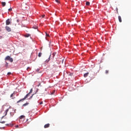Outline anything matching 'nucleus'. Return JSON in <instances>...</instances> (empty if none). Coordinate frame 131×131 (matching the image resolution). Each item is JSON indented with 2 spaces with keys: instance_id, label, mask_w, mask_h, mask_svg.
<instances>
[{
  "instance_id": "obj_15",
  "label": "nucleus",
  "mask_w": 131,
  "mask_h": 131,
  "mask_svg": "<svg viewBox=\"0 0 131 131\" xmlns=\"http://www.w3.org/2000/svg\"><path fill=\"white\" fill-rule=\"evenodd\" d=\"M41 55H42V53H38V57H41Z\"/></svg>"
},
{
  "instance_id": "obj_7",
  "label": "nucleus",
  "mask_w": 131,
  "mask_h": 131,
  "mask_svg": "<svg viewBox=\"0 0 131 131\" xmlns=\"http://www.w3.org/2000/svg\"><path fill=\"white\" fill-rule=\"evenodd\" d=\"M48 127H50V123L46 124L44 125L45 128H48Z\"/></svg>"
},
{
  "instance_id": "obj_3",
  "label": "nucleus",
  "mask_w": 131,
  "mask_h": 131,
  "mask_svg": "<svg viewBox=\"0 0 131 131\" xmlns=\"http://www.w3.org/2000/svg\"><path fill=\"white\" fill-rule=\"evenodd\" d=\"M24 121L25 120V116L24 115H21L19 117V121Z\"/></svg>"
},
{
  "instance_id": "obj_30",
  "label": "nucleus",
  "mask_w": 131,
  "mask_h": 131,
  "mask_svg": "<svg viewBox=\"0 0 131 131\" xmlns=\"http://www.w3.org/2000/svg\"><path fill=\"white\" fill-rule=\"evenodd\" d=\"M22 122H23V120L22 121Z\"/></svg>"
},
{
  "instance_id": "obj_21",
  "label": "nucleus",
  "mask_w": 131,
  "mask_h": 131,
  "mask_svg": "<svg viewBox=\"0 0 131 131\" xmlns=\"http://www.w3.org/2000/svg\"><path fill=\"white\" fill-rule=\"evenodd\" d=\"M8 11H9V12H11V11H12V8H9V9H8Z\"/></svg>"
},
{
  "instance_id": "obj_10",
  "label": "nucleus",
  "mask_w": 131,
  "mask_h": 131,
  "mask_svg": "<svg viewBox=\"0 0 131 131\" xmlns=\"http://www.w3.org/2000/svg\"><path fill=\"white\" fill-rule=\"evenodd\" d=\"M27 105H29V103L26 102V103L24 104L23 105V106L24 107H25L26 106H27Z\"/></svg>"
},
{
  "instance_id": "obj_9",
  "label": "nucleus",
  "mask_w": 131,
  "mask_h": 131,
  "mask_svg": "<svg viewBox=\"0 0 131 131\" xmlns=\"http://www.w3.org/2000/svg\"><path fill=\"white\" fill-rule=\"evenodd\" d=\"M118 19H119V22H120V23H121V22H122V20L121 19V16H118Z\"/></svg>"
},
{
  "instance_id": "obj_8",
  "label": "nucleus",
  "mask_w": 131,
  "mask_h": 131,
  "mask_svg": "<svg viewBox=\"0 0 131 131\" xmlns=\"http://www.w3.org/2000/svg\"><path fill=\"white\" fill-rule=\"evenodd\" d=\"M50 60H51V55L49 56V58L46 60V62L49 63V62H50Z\"/></svg>"
},
{
  "instance_id": "obj_5",
  "label": "nucleus",
  "mask_w": 131,
  "mask_h": 131,
  "mask_svg": "<svg viewBox=\"0 0 131 131\" xmlns=\"http://www.w3.org/2000/svg\"><path fill=\"white\" fill-rule=\"evenodd\" d=\"M6 25H10L11 24V19H8L6 21Z\"/></svg>"
},
{
  "instance_id": "obj_1",
  "label": "nucleus",
  "mask_w": 131,
  "mask_h": 131,
  "mask_svg": "<svg viewBox=\"0 0 131 131\" xmlns=\"http://www.w3.org/2000/svg\"><path fill=\"white\" fill-rule=\"evenodd\" d=\"M31 93H32V89H31L30 92L27 94L25 97L24 98H23L22 99H20L19 100H18L17 103H20V102L22 101H25V100H26V99H27V98H28V97L29 96V95H30V94H31Z\"/></svg>"
},
{
  "instance_id": "obj_19",
  "label": "nucleus",
  "mask_w": 131,
  "mask_h": 131,
  "mask_svg": "<svg viewBox=\"0 0 131 131\" xmlns=\"http://www.w3.org/2000/svg\"><path fill=\"white\" fill-rule=\"evenodd\" d=\"M34 95V94H33V95L30 97V98H29V100H30V99H32V98H33Z\"/></svg>"
},
{
  "instance_id": "obj_20",
  "label": "nucleus",
  "mask_w": 131,
  "mask_h": 131,
  "mask_svg": "<svg viewBox=\"0 0 131 131\" xmlns=\"http://www.w3.org/2000/svg\"><path fill=\"white\" fill-rule=\"evenodd\" d=\"M55 2H56V3H60V1L59 0H55Z\"/></svg>"
},
{
  "instance_id": "obj_16",
  "label": "nucleus",
  "mask_w": 131,
  "mask_h": 131,
  "mask_svg": "<svg viewBox=\"0 0 131 131\" xmlns=\"http://www.w3.org/2000/svg\"><path fill=\"white\" fill-rule=\"evenodd\" d=\"M105 73H106V74H108L109 73V71L108 70H106L105 71Z\"/></svg>"
},
{
  "instance_id": "obj_29",
  "label": "nucleus",
  "mask_w": 131,
  "mask_h": 131,
  "mask_svg": "<svg viewBox=\"0 0 131 131\" xmlns=\"http://www.w3.org/2000/svg\"><path fill=\"white\" fill-rule=\"evenodd\" d=\"M70 75H73V74H70Z\"/></svg>"
},
{
  "instance_id": "obj_24",
  "label": "nucleus",
  "mask_w": 131,
  "mask_h": 131,
  "mask_svg": "<svg viewBox=\"0 0 131 131\" xmlns=\"http://www.w3.org/2000/svg\"><path fill=\"white\" fill-rule=\"evenodd\" d=\"M43 104L42 101H41V102H40V105H41V104Z\"/></svg>"
},
{
  "instance_id": "obj_17",
  "label": "nucleus",
  "mask_w": 131,
  "mask_h": 131,
  "mask_svg": "<svg viewBox=\"0 0 131 131\" xmlns=\"http://www.w3.org/2000/svg\"><path fill=\"white\" fill-rule=\"evenodd\" d=\"M6 123V121H1V123Z\"/></svg>"
},
{
  "instance_id": "obj_11",
  "label": "nucleus",
  "mask_w": 131,
  "mask_h": 131,
  "mask_svg": "<svg viewBox=\"0 0 131 131\" xmlns=\"http://www.w3.org/2000/svg\"><path fill=\"white\" fill-rule=\"evenodd\" d=\"M2 7H5L6 6V2H2Z\"/></svg>"
},
{
  "instance_id": "obj_14",
  "label": "nucleus",
  "mask_w": 131,
  "mask_h": 131,
  "mask_svg": "<svg viewBox=\"0 0 131 131\" xmlns=\"http://www.w3.org/2000/svg\"><path fill=\"white\" fill-rule=\"evenodd\" d=\"M90 2H86V6H90Z\"/></svg>"
},
{
  "instance_id": "obj_4",
  "label": "nucleus",
  "mask_w": 131,
  "mask_h": 131,
  "mask_svg": "<svg viewBox=\"0 0 131 131\" xmlns=\"http://www.w3.org/2000/svg\"><path fill=\"white\" fill-rule=\"evenodd\" d=\"M5 29L8 32H11L12 31V29L9 26H6Z\"/></svg>"
},
{
  "instance_id": "obj_22",
  "label": "nucleus",
  "mask_w": 131,
  "mask_h": 131,
  "mask_svg": "<svg viewBox=\"0 0 131 131\" xmlns=\"http://www.w3.org/2000/svg\"><path fill=\"white\" fill-rule=\"evenodd\" d=\"M29 69H30V67H28L27 69V70L28 71V70H29Z\"/></svg>"
},
{
  "instance_id": "obj_23",
  "label": "nucleus",
  "mask_w": 131,
  "mask_h": 131,
  "mask_svg": "<svg viewBox=\"0 0 131 131\" xmlns=\"http://www.w3.org/2000/svg\"><path fill=\"white\" fill-rule=\"evenodd\" d=\"M8 111H9V110L7 109L6 111V115H7V113H8Z\"/></svg>"
},
{
  "instance_id": "obj_18",
  "label": "nucleus",
  "mask_w": 131,
  "mask_h": 131,
  "mask_svg": "<svg viewBox=\"0 0 131 131\" xmlns=\"http://www.w3.org/2000/svg\"><path fill=\"white\" fill-rule=\"evenodd\" d=\"M7 74H8V75H11V74H12V73H11V72H8V73H7Z\"/></svg>"
},
{
  "instance_id": "obj_28",
  "label": "nucleus",
  "mask_w": 131,
  "mask_h": 131,
  "mask_svg": "<svg viewBox=\"0 0 131 131\" xmlns=\"http://www.w3.org/2000/svg\"><path fill=\"white\" fill-rule=\"evenodd\" d=\"M17 22H19V20H17Z\"/></svg>"
},
{
  "instance_id": "obj_6",
  "label": "nucleus",
  "mask_w": 131,
  "mask_h": 131,
  "mask_svg": "<svg viewBox=\"0 0 131 131\" xmlns=\"http://www.w3.org/2000/svg\"><path fill=\"white\" fill-rule=\"evenodd\" d=\"M15 96H16V93L13 92V93L10 95V98H12V99H15Z\"/></svg>"
},
{
  "instance_id": "obj_27",
  "label": "nucleus",
  "mask_w": 131,
  "mask_h": 131,
  "mask_svg": "<svg viewBox=\"0 0 131 131\" xmlns=\"http://www.w3.org/2000/svg\"><path fill=\"white\" fill-rule=\"evenodd\" d=\"M45 15H43L42 16V18H43V17H45Z\"/></svg>"
},
{
  "instance_id": "obj_26",
  "label": "nucleus",
  "mask_w": 131,
  "mask_h": 131,
  "mask_svg": "<svg viewBox=\"0 0 131 131\" xmlns=\"http://www.w3.org/2000/svg\"><path fill=\"white\" fill-rule=\"evenodd\" d=\"M15 127H19V125L15 126Z\"/></svg>"
},
{
  "instance_id": "obj_2",
  "label": "nucleus",
  "mask_w": 131,
  "mask_h": 131,
  "mask_svg": "<svg viewBox=\"0 0 131 131\" xmlns=\"http://www.w3.org/2000/svg\"><path fill=\"white\" fill-rule=\"evenodd\" d=\"M5 61H10L11 63L13 62L14 60L12 58V57H10V56H7L5 58Z\"/></svg>"
},
{
  "instance_id": "obj_25",
  "label": "nucleus",
  "mask_w": 131,
  "mask_h": 131,
  "mask_svg": "<svg viewBox=\"0 0 131 131\" xmlns=\"http://www.w3.org/2000/svg\"><path fill=\"white\" fill-rule=\"evenodd\" d=\"M46 35H47V36H50V35L47 33H46Z\"/></svg>"
},
{
  "instance_id": "obj_13",
  "label": "nucleus",
  "mask_w": 131,
  "mask_h": 131,
  "mask_svg": "<svg viewBox=\"0 0 131 131\" xmlns=\"http://www.w3.org/2000/svg\"><path fill=\"white\" fill-rule=\"evenodd\" d=\"M25 37H29V36H30V34H26L25 35Z\"/></svg>"
},
{
  "instance_id": "obj_12",
  "label": "nucleus",
  "mask_w": 131,
  "mask_h": 131,
  "mask_svg": "<svg viewBox=\"0 0 131 131\" xmlns=\"http://www.w3.org/2000/svg\"><path fill=\"white\" fill-rule=\"evenodd\" d=\"M88 75H89V73H86L84 74V77H88Z\"/></svg>"
}]
</instances>
